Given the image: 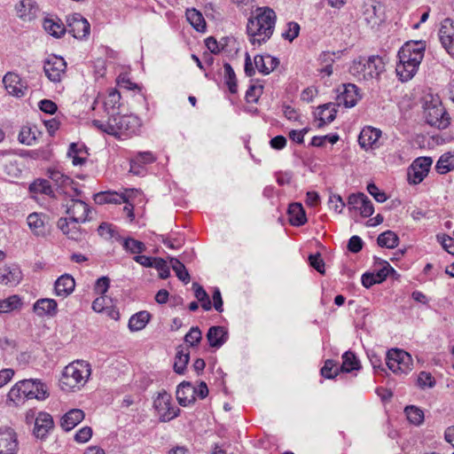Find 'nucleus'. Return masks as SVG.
<instances>
[{"label":"nucleus","instance_id":"1","mask_svg":"<svg viewBox=\"0 0 454 454\" xmlns=\"http://www.w3.org/2000/svg\"><path fill=\"white\" fill-rule=\"evenodd\" d=\"M277 22V15L268 6L257 7L251 12L247 23V35L252 45H262L272 36Z\"/></svg>","mask_w":454,"mask_h":454},{"label":"nucleus","instance_id":"2","mask_svg":"<svg viewBox=\"0 0 454 454\" xmlns=\"http://www.w3.org/2000/svg\"><path fill=\"white\" fill-rule=\"evenodd\" d=\"M424 53L425 44L422 42H407L401 47L395 72L402 82H407L416 74Z\"/></svg>","mask_w":454,"mask_h":454},{"label":"nucleus","instance_id":"3","mask_svg":"<svg viewBox=\"0 0 454 454\" xmlns=\"http://www.w3.org/2000/svg\"><path fill=\"white\" fill-rule=\"evenodd\" d=\"M92 124L98 130L118 138L132 137L139 129V121L134 115H112L108 117L107 121H104L103 118H94Z\"/></svg>","mask_w":454,"mask_h":454},{"label":"nucleus","instance_id":"4","mask_svg":"<svg viewBox=\"0 0 454 454\" xmlns=\"http://www.w3.org/2000/svg\"><path fill=\"white\" fill-rule=\"evenodd\" d=\"M91 374L90 364L83 360H76L67 364L59 380L62 390L74 392L81 389L88 381Z\"/></svg>","mask_w":454,"mask_h":454},{"label":"nucleus","instance_id":"5","mask_svg":"<svg viewBox=\"0 0 454 454\" xmlns=\"http://www.w3.org/2000/svg\"><path fill=\"white\" fill-rule=\"evenodd\" d=\"M49 393L44 383L39 380H23L17 382L9 391L8 397L20 403L25 399L44 400Z\"/></svg>","mask_w":454,"mask_h":454},{"label":"nucleus","instance_id":"6","mask_svg":"<svg viewBox=\"0 0 454 454\" xmlns=\"http://www.w3.org/2000/svg\"><path fill=\"white\" fill-rule=\"evenodd\" d=\"M123 199L122 203L125 204L123 213L130 223L135 221L136 216H144L147 200L141 190L124 189Z\"/></svg>","mask_w":454,"mask_h":454},{"label":"nucleus","instance_id":"7","mask_svg":"<svg viewBox=\"0 0 454 454\" xmlns=\"http://www.w3.org/2000/svg\"><path fill=\"white\" fill-rule=\"evenodd\" d=\"M385 70V62L380 56H371L365 63H355L352 73L358 80L377 78Z\"/></svg>","mask_w":454,"mask_h":454},{"label":"nucleus","instance_id":"8","mask_svg":"<svg viewBox=\"0 0 454 454\" xmlns=\"http://www.w3.org/2000/svg\"><path fill=\"white\" fill-rule=\"evenodd\" d=\"M386 364L395 374H406L412 369L411 356L399 348H391L387 353Z\"/></svg>","mask_w":454,"mask_h":454},{"label":"nucleus","instance_id":"9","mask_svg":"<svg viewBox=\"0 0 454 454\" xmlns=\"http://www.w3.org/2000/svg\"><path fill=\"white\" fill-rule=\"evenodd\" d=\"M207 395L208 388L204 381H201L198 387H195L190 382L184 381L179 384L176 389V399L182 406L193 403L197 397L204 399Z\"/></svg>","mask_w":454,"mask_h":454},{"label":"nucleus","instance_id":"10","mask_svg":"<svg viewBox=\"0 0 454 454\" xmlns=\"http://www.w3.org/2000/svg\"><path fill=\"white\" fill-rule=\"evenodd\" d=\"M423 114L427 123L440 129H444L450 124V117L440 102L427 103L424 107Z\"/></svg>","mask_w":454,"mask_h":454},{"label":"nucleus","instance_id":"11","mask_svg":"<svg viewBox=\"0 0 454 454\" xmlns=\"http://www.w3.org/2000/svg\"><path fill=\"white\" fill-rule=\"evenodd\" d=\"M153 407L162 422L170 421L180 412V409L174 404L171 395L166 391L159 393L153 401Z\"/></svg>","mask_w":454,"mask_h":454},{"label":"nucleus","instance_id":"12","mask_svg":"<svg viewBox=\"0 0 454 454\" xmlns=\"http://www.w3.org/2000/svg\"><path fill=\"white\" fill-rule=\"evenodd\" d=\"M433 160L431 157H419L415 159L407 170V180L411 184H420L428 175Z\"/></svg>","mask_w":454,"mask_h":454},{"label":"nucleus","instance_id":"13","mask_svg":"<svg viewBox=\"0 0 454 454\" xmlns=\"http://www.w3.org/2000/svg\"><path fill=\"white\" fill-rule=\"evenodd\" d=\"M43 70L49 80L60 82L67 74V63L63 58L51 55L45 60Z\"/></svg>","mask_w":454,"mask_h":454},{"label":"nucleus","instance_id":"14","mask_svg":"<svg viewBox=\"0 0 454 454\" xmlns=\"http://www.w3.org/2000/svg\"><path fill=\"white\" fill-rule=\"evenodd\" d=\"M349 211L358 213L362 217H369L374 212L372 202L363 192L352 193L348 197Z\"/></svg>","mask_w":454,"mask_h":454},{"label":"nucleus","instance_id":"15","mask_svg":"<svg viewBox=\"0 0 454 454\" xmlns=\"http://www.w3.org/2000/svg\"><path fill=\"white\" fill-rule=\"evenodd\" d=\"M67 31L74 38L82 40L90 35V25L80 13H74L67 19Z\"/></svg>","mask_w":454,"mask_h":454},{"label":"nucleus","instance_id":"16","mask_svg":"<svg viewBox=\"0 0 454 454\" xmlns=\"http://www.w3.org/2000/svg\"><path fill=\"white\" fill-rule=\"evenodd\" d=\"M90 212V206L80 199H71L67 204V219L76 223H85Z\"/></svg>","mask_w":454,"mask_h":454},{"label":"nucleus","instance_id":"17","mask_svg":"<svg viewBox=\"0 0 454 454\" xmlns=\"http://www.w3.org/2000/svg\"><path fill=\"white\" fill-rule=\"evenodd\" d=\"M439 39L446 51L454 58V20L446 18L442 21Z\"/></svg>","mask_w":454,"mask_h":454},{"label":"nucleus","instance_id":"18","mask_svg":"<svg viewBox=\"0 0 454 454\" xmlns=\"http://www.w3.org/2000/svg\"><path fill=\"white\" fill-rule=\"evenodd\" d=\"M382 132L380 129L365 126L362 129L359 137V145L364 150H372L380 147V138L381 137Z\"/></svg>","mask_w":454,"mask_h":454},{"label":"nucleus","instance_id":"19","mask_svg":"<svg viewBox=\"0 0 454 454\" xmlns=\"http://www.w3.org/2000/svg\"><path fill=\"white\" fill-rule=\"evenodd\" d=\"M92 309L98 313L106 315L113 320L120 319V312L111 298L106 295H100L92 302Z\"/></svg>","mask_w":454,"mask_h":454},{"label":"nucleus","instance_id":"20","mask_svg":"<svg viewBox=\"0 0 454 454\" xmlns=\"http://www.w3.org/2000/svg\"><path fill=\"white\" fill-rule=\"evenodd\" d=\"M3 82L9 94L22 97L27 89V82L14 72H8L3 78Z\"/></svg>","mask_w":454,"mask_h":454},{"label":"nucleus","instance_id":"21","mask_svg":"<svg viewBox=\"0 0 454 454\" xmlns=\"http://www.w3.org/2000/svg\"><path fill=\"white\" fill-rule=\"evenodd\" d=\"M390 273H395V270L387 262H384L381 269L374 272H366L362 276V284L364 287L370 288L375 284H380L386 280Z\"/></svg>","mask_w":454,"mask_h":454},{"label":"nucleus","instance_id":"22","mask_svg":"<svg viewBox=\"0 0 454 454\" xmlns=\"http://www.w3.org/2000/svg\"><path fill=\"white\" fill-rule=\"evenodd\" d=\"M99 98H102L103 112L106 114V116H108L110 110H114L119 106L121 94L115 88L108 89L105 94L99 95L94 101L92 106L93 111H97L98 109Z\"/></svg>","mask_w":454,"mask_h":454},{"label":"nucleus","instance_id":"23","mask_svg":"<svg viewBox=\"0 0 454 454\" xmlns=\"http://www.w3.org/2000/svg\"><path fill=\"white\" fill-rule=\"evenodd\" d=\"M157 160V154L152 151L138 152L130 159V171L139 175L146 165L153 164Z\"/></svg>","mask_w":454,"mask_h":454},{"label":"nucleus","instance_id":"24","mask_svg":"<svg viewBox=\"0 0 454 454\" xmlns=\"http://www.w3.org/2000/svg\"><path fill=\"white\" fill-rule=\"evenodd\" d=\"M54 427V421L51 414L41 411L35 419L34 434L36 438L43 439Z\"/></svg>","mask_w":454,"mask_h":454},{"label":"nucleus","instance_id":"25","mask_svg":"<svg viewBox=\"0 0 454 454\" xmlns=\"http://www.w3.org/2000/svg\"><path fill=\"white\" fill-rule=\"evenodd\" d=\"M80 223H76V221L67 219V217H61L59 219L57 225L68 239L80 240L83 237V231Z\"/></svg>","mask_w":454,"mask_h":454},{"label":"nucleus","instance_id":"26","mask_svg":"<svg viewBox=\"0 0 454 454\" xmlns=\"http://www.w3.org/2000/svg\"><path fill=\"white\" fill-rule=\"evenodd\" d=\"M342 88L343 90L340 91L336 98L338 106H354L360 98L357 87L355 84L348 83L343 84Z\"/></svg>","mask_w":454,"mask_h":454},{"label":"nucleus","instance_id":"27","mask_svg":"<svg viewBox=\"0 0 454 454\" xmlns=\"http://www.w3.org/2000/svg\"><path fill=\"white\" fill-rule=\"evenodd\" d=\"M207 340L213 348H221L228 340L229 333L224 326H211L207 333Z\"/></svg>","mask_w":454,"mask_h":454},{"label":"nucleus","instance_id":"28","mask_svg":"<svg viewBox=\"0 0 454 454\" xmlns=\"http://www.w3.org/2000/svg\"><path fill=\"white\" fill-rule=\"evenodd\" d=\"M74 278L69 274H63L55 281L54 294L57 296L66 298L74 292Z\"/></svg>","mask_w":454,"mask_h":454},{"label":"nucleus","instance_id":"29","mask_svg":"<svg viewBox=\"0 0 454 454\" xmlns=\"http://www.w3.org/2000/svg\"><path fill=\"white\" fill-rule=\"evenodd\" d=\"M33 310L39 317H54L58 313V303L54 299L42 298L34 303Z\"/></svg>","mask_w":454,"mask_h":454},{"label":"nucleus","instance_id":"30","mask_svg":"<svg viewBox=\"0 0 454 454\" xmlns=\"http://www.w3.org/2000/svg\"><path fill=\"white\" fill-rule=\"evenodd\" d=\"M38 10V5L34 0H20L15 5L16 15L24 20L35 18Z\"/></svg>","mask_w":454,"mask_h":454},{"label":"nucleus","instance_id":"31","mask_svg":"<svg viewBox=\"0 0 454 454\" xmlns=\"http://www.w3.org/2000/svg\"><path fill=\"white\" fill-rule=\"evenodd\" d=\"M336 114L337 108L333 103H327L318 106L317 113V127L323 128L326 124L331 123L336 118Z\"/></svg>","mask_w":454,"mask_h":454},{"label":"nucleus","instance_id":"32","mask_svg":"<svg viewBox=\"0 0 454 454\" xmlns=\"http://www.w3.org/2000/svg\"><path fill=\"white\" fill-rule=\"evenodd\" d=\"M22 278L21 270L18 266H4L0 269V284L15 286Z\"/></svg>","mask_w":454,"mask_h":454},{"label":"nucleus","instance_id":"33","mask_svg":"<svg viewBox=\"0 0 454 454\" xmlns=\"http://www.w3.org/2000/svg\"><path fill=\"white\" fill-rule=\"evenodd\" d=\"M254 63L260 73L269 74L277 68L279 65V60L270 55H256L254 59Z\"/></svg>","mask_w":454,"mask_h":454},{"label":"nucleus","instance_id":"34","mask_svg":"<svg viewBox=\"0 0 454 454\" xmlns=\"http://www.w3.org/2000/svg\"><path fill=\"white\" fill-rule=\"evenodd\" d=\"M17 435L13 429L8 427H0V450H17Z\"/></svg>","mask_w":454,"mask_h":454},{"label":"nucleus","instance_id":"35","mask_svg":"<svg viewBox=\"0 0 454 454\" xmlns=\"http://www.w3.org/2000/svg\"><path fill=\"white\" fill-rule=\"evenodd\" d=\"M288 221L293 226H301L307 223L305 210L301 203H291L287 210Z\"/></svg>","mask_w":454,"mask_h":454},{"label":"nucleus","instance_id":"36","mask_svg":"<svg viewBox=\"0 0 454 454\" xmlns=\"http://www.w3.org/2000/svg\"><path fill=\"white\" fill-rule=\"evenodd\" d=\"M84 412L80 409H72L61 418V427L65 431L74 428L84 419Z\"/></svg>","mask_w":454,"mask_h":454},{"label":"nucleus","instance_id":"37","mask_svg":"<svg viewBox=\"0 0 454 454\" xmlns=\"http://www.w3.org/2000/svg\"><path fill=\"white\" fill-rule=\"evenodd\" d=\"M152 319V314L146 310H141L133 316L129 320V329L131 332H137L143 330Z\"/></svg>","mask_w":454,"mask_h":454},{"label":"nucleus","instance_id":"38","mask_svg":"<svg viewBox=\"0 0 454 454\" xmlns=\"http://www.w3.org/2000/svg\"><path fill=\"white\" fill-rule=\"evenodd\" d=\"M46 216L43 214L32 213L28 215L27 221L31 231L37 236H43L46 232Z\"/></svg>","mask_w":454,"mask_h":454},{"label":"nucleus","instance_id":"39","mask_svg":"<svg viewBox=\"0 0 454 454\" xmlns=\"http://www.w3.org/2000/svg\"><path fill=\"white\" fill-rule=\"evenodd\" d=\"M88 152L83 144L72 143L69 146L68 156L74 165H82L88 159Z\"/></svg>","mask_w":454,"mask_h":454},{"label":"nucleus","instance_id":"40","mask_svg":"<svg viewBox=\"0 0 454 454\" xmlns=\"http://www.w3.org/2000/svg\"><path fill=\"white\" fill-rule=\"evenodd\" d=\"M123 192L121 193L107 191L101 192L94 195L96 204H121L123 201Z\"/></svg>","mask_w":454,"mask_h":454},{"label":"nucleus","instance_id":"41","mask_svg":"<svg viewBox=\"0 0 454 454\" xmlns=\"http://www.w3.org/2000/svg\"><path fill=\"white\" fill-rule=\"evenodd\" d=\"M342 363L340 366V372H351L354 371H359L361 369L360 361L356 357L354 352L346 351L342 356Z\"/></svg>","mask_w":454,"mask_h":454},{"label":"nucleus","instance_id":"42","mask_svg":"<svg viewBox=\"0 0 454 454\" xmlns=\"http://www.w3.org/2000/svg\"><path fill=\"white\" fill-rule=\"evenodd\" d=\"M23 306L22 299L18 294L0 299V314L20 310Z\"/></svg>","mask_w":454,"mask_h":454},{"label":"nucleus","instance_id":"43","mask_svg":"<svg viewBox=\"0 0 454 454\" xmlns=\"http://www.w3.org/2000/svg\"><path fill=\"white\" fill-rule=\"evenodd\" d=\"M435 170L440 175L454 170V152L443 153L436 162Z\"/></svg>","mask_w":454,"mask_h":454},{"label":"nucleus","instance_id":"44","mask_svg":"<svg viewBox=\"0 0 454 454\" xmlns=\"http://www.w3.org/2000/svg\"><path fill=\"white\" fill-rule=\"evenodd\" d=\"M186 19L189 23L199 32L206 30L207 23L202 13L196 9H188L186 11Z\"/></svg>","mask_w":454,"mask_h":454},{"label":"nucleus","instance_id":"45","mask_svg":"<svg viewBox=\"0 0 454 454\" xmlns=\"http://www.w3.org/2000/svg\"><path fill=\"white\" fill-rule=\"evenodd\" d=\"M190 359L189 351L182 346L178 347L177 353L175 357L174 371L178 374H184Z\"/></svg>","mask_w":454,"mask_h":454},{"label":"nucleus","instance_id":"46","mask_svg":"<svg viewBox=\"0 0 454 454\" xmlns=\"http://www.w3.org/2000/svg\"><path fill=\"white\" fill-rule=\"evenodd\" d=\"M29 192L34 195L44 194L53 196V190L50 182L45 179H36L29 185Z\"/></svg>","mask_w":454,"mask_h":454},{"label":"nucleus","instance_id":"47","mask_svg":"<svg viewBox=\"0 0 454 454\" xmlns=\"http://www.w3.org/2000/svg\"><path fill=\"white\" fill-rule=\"evenodd\" d=\"M319 65L320 67L317 68V72L322 76H330L333 74V64L334 62L333 54L329 52H323L319 56Z\"/></svg>","mask_w":454,"mask_h":454},{"label":"nucleus","instance_id":"48","mask_svg":"<svg viewBox=\"0 0 454 454\" xmlns=\"http://www.w3.org/2000/svg\"><path fill=\"white\" fill-rule=\"evenodd\" d=\"M44 29L55 37H61L67 31V27L59 20L45 19L43 21Z\"/></svg>","mask_w":454,"mask_h":454},{"label":"nucleus","instance_id":"49","mask_svg":"<svg viewBox=\"0 0 454 454\" xmlns=\"http://www.w3.org/2000/svg\"><path fill=\"white\" fill-rule=\"evenodd\" d=\"M224 68V82L231 94L235 95L238 93V83L236 74L233 68L229 63H225Z\"/></svg>","mask_w":454,"mask_h":454},{"label":"nucleus","instance_id":"50","mask_svg":"<svg viewBox=\"0 0 454 454\" xmlns=\"http://www.w3.org/2000/svg\"><path fill=\"white\" fill-rule=\"evenodd\" d=\"M377 242L381 247L395 248L398 246L399 238L394 231H387L379 235Z\"/></svg>","mask_w":454,"mask_h":454},{"label":"nucleus","instance_id":"51","mask_svg":"<svg viewBox=\"0 0 454 454\" xmlns=\"http://www.w3.org/2000/svg\"><path fill=\"white\" fill-rule=\"evenodd\" d=\"M192 288L195 297L200 303L201 308L204 310H210L212 309V301H210L209 296L205 289L198 283H193Z\"/></svg>","mask_w":454,"mask_h":454},{"label":"nucleus","instance_id":"52","mask_svg":"<svg viewBox=\"0 0 454 454\" xmlns=\"http://www.w3.org/2000/svg\"><path fill=\"white\" fill-rule=\"evenodd\" d=\"M35 132V127L22 126L18 136L19 142L23 145H31L36 140Z\"/></svg>","mask_w":454,"mask_h":454},{"label":"nucleus","instance_id":"53","mask_svg":"<svg viewBox=\"0 0 454 454\" xmlns=\"http://www.w3.org/2000/svg\"><path fill=\"white\" fill-rule=\"evenodd\" d=\"M404 412L409 422L413 425L419 426L424 421V412L417 406H407Z\"/></svg>","mask_w":454,"mask_h":454},{"label":"nucleus","instance_id":"54","mask_svg":"<svg viewBox=\"0 0 454 454\" xmlns=\"http://www.w3.org/2000/svg\"><path fill=\"white\" fill-rule=\"evenodd\" d=\"M340 372V366L332 359H327L320 370L321 375L325 379H334Z\"/></svg>","mask_w":454,"mask_h":454},{"label":"nucleus","instance_id":"55","mask_svg":"<svg viewBox=\"0 0 454 454\" xmlns=\"http://www.w3.org/2000/svg\"><path fill=\"white\" fill-rule=\"evenodd\" d=\"M170 262L172 264V269L175 271L176 277L184 283H189L191 277L185 266L179 260L175 258H172Z\"/></svg>","mask_w":454,"mask_h":454},{"label":"nucleus","instance_id":"56","mask_svg":"<svg viewBox=\"0 0 454 454\" xmlns=\"http://www.w3.org/2000/svg\"><path fill=\"white\" fill-rule=\"evenodd\" d=\"M122 246L127 251L137 255L140 254L146 249V247L143 242L133 238L125 239Z\"/></svg>","mask_w":454,"mask_h":454},{"label":"nucleus","instance_id":"57","mask_svg":"<svg viewBox=\"0 0 454 454\" xmlns=\"http://www.w3.org/2000/svg\"><path fill=\"white\" fill-rule=\"evenodd\" d=\"M263 93V86L258 82L249 86L246 92V100L247 103H256Z\"/></svg>","mask_w":454,"mask_h":454},{"label":"nucleus","instance_id":"58","mask_svg":"<svg viewBox=\"0 0 454 454\" xmlns=\"http://www.w3.org/2000/svg\"><path fill=\"white\" fill-rule=\"evenodd\" d=\"M202 340V333L198 326H193L184 336V341L192 348L198 347Z\"/></svg>","mask_w":454,"mask_h":454},{"label":"nucleus","instance_id":"59","mask_svg":"<svg viewBox=\"0 0 454 454\" xmlns=\"http://www.w3.org/2000/svg\"><path fill=\"white\" fill-rule=\"evenodd\" d=\"M436 383L435 379L431 372L422 371L419 373L417 378V385L424 389L426 387H433Z\"/></svg>","mask_w":454,"mask_h":454},{"label":"nucleus","instance_id":"60","mask_svg":"<svg viewBox=\"0 0 454 454\" xmlns=\"http://www.w3.org/2000/svg\"><path fill=\"white\" fill-rule=\"evenodd\" d=\"M309 265L314 268L317 272L324 275L325 272V262L319 253L309 254Z\"/></svg>","mask_w":454,"mask_h":454},{"label":"nucleus","instance_id":"61","mask_svg":"<svg viewBox=\"0 0 454 454\" xmlns=\"http://www.w3.org/2000/svg\"><path fill=\"white\" fill-rule=\"evenodd\" d=\"M159 272V277L161 279H166L170 275L169 267L165 260L162 258H156L153 266Z\"/></svg>","mask_w":454,"mask_h":454},{"label":"nucleus","instance_id":"62","mask_svg":"<svg viewBox=\"0 0 454 454\" xmlns=\"http://www.w3.org/2000/svg\"><path fill=\"white\" fill-rule=\"evenodd\" d=\"M300 33V25L297 22L292 21L287 23V28L283 33V37L289 42L294 41Z\"/></svg>","mask_w":454,"mask_h":454},{"label":"nucleus","instance_id":"63","mask_svg":"<svg viewBox=\"0 0 454 454\" xmlns=\"http://www.w3.org/2000/svg\"><path fill=\"white\" fill-rule=\"evenodd\" d=\"M437 240L446 252L454 255V239L452 237L446 234L437 235Z\"/></svg>","mask_w":454,"mask_h":454},{"label":"nucleus","instance_id":"64","mask_svg":"<svg viewBox=\"0 0 454 454\" xmlns=\"http://www.w3.org/2000/svg\"><path fill=\"white\" fill-rule=\"evenodd\" d=\"M117 85L121 89L135 90L139 89L137 84L131 82L127 74H120L116 79Z\"/></svg>","mask_w":454,"mask_h":454}]
</instances>
